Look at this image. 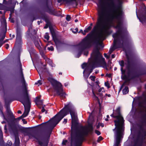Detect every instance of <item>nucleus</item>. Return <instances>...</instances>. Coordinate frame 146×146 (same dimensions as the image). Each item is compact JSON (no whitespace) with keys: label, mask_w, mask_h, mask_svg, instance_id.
<instances>
[{"label":"nucleus","mask_w":146,"mask_h":146,"mask_svg":"<svg viewBox=\"0 0 146 146\" xmlns=\"http://www.w3.org/2000/svg\"><path fill=\"white\" fill-rule=\"evenodd\" d=\"M100 10L98 11V16L96 25L91 32L88 34L78 44V54L76 56L79 58L82 52L89 48L93 43L98 42L101 39H104L106 36L109 34L111 23L115 21L117 24L116 27L118 30L113 35L114 38V46L109 50L113 51L115 48V45L119 38L122 37L120 29V21L122 12L119 8H113L111 12L108 11L103 3L102 0H100L98 4Z\"/></svg>","instance_id":"1"},{"label":"nucleus","mask_w":146,"mask_h":146,"mask_svg":"<svg viewBox=\"0 0 146 146\" xmlns=\"http://www.w3.org/2000/svg\"><path fill=\"white\" fill-rule=\"evenodd\" d=\"M70 112L72 119L71 137H74L73 128L77 123V114L73 106L69 103L66 105L64 107L53 117L46 122V139H48L53 128L64 116ZM47 141L46 140V143Z\"/></svg>","instance_id":"2"},{"label":"nucleus","mask_w":146,"mask_h":146,"mask_svg":"<svg viewBox=\"0 0 146 146\" xmlns=\"http://www.w3.org/2000/svg\"><path fill=\"white\" fill-rule=\"evenodd\" d=\"M92 61L93 64L96 67H102L107 70L111 68L110 65L111 63V61H108V65H107L105 59L103 57L98 49L94 50L91 54Z\"/></svg>","instance_id":"3"},{"label":"nucleus","mask_w":146,"mask_h":146,"mask_svg":"<svg viewBox=\"0 0 146 146\" xmlns=\"http://www.w3.org/2000/svg\"><path fill=\"white\" fill-rule=\"evenodd\" d=\"M23 97L20 96L18 100L21 102L24 106L25 111L21 116L23 117L27 116L30 111V100L27 90L26 89L23 93Z\"/></svg>","instance_id":"4"},{"label":"nucleus","mask_w":146,"mask_h":146,"mask_svg":"<svg viewBox=\"0 0 146 146\" xmlns=\"http://www.w3.org/2000/svg\"><path fill=\"white\" fill-rule=\"evenodd\" d=\"M93 129L92 126L90 127V129L87 127H81L80 130L76 134L75 140L76 144L78 145H80L82 142L84 136L87 135L88 132L91 131Z\"/></svg>","instance_id":"5"},{"label":"nucleus","mask_w":146,"mask_h":146,"mask_svg":"<svg viewBox=\"0 0 146 146\" xmlns=\"http://www.w3.org/2000/svg\"><path fill=\"white\" fill-rule=\"evenodd\" d=\"M48 80L53 86L56 94L60 96L64 97L65 94L63 92L61 83L53 79L51 75H50V77L48 78Z\"/></svg>","instance_id":"6"},{"label":"nucleus","mask_w":146,"mask_h":146,"mask_svg":"<svg viewBox=\"0 0 146 146\" xmlns=\"http://www.w3.org/2000/svg\"><path fill=\"white\" fill-rule=\"evenodd\" d=\"M120 107H118L116 110V111L117 113V115H113L112 114L111 116L114 118H116L117 120H115V125L116 129H124V126L123 125L124 120L123 117L121 116L120 113Z\"/></svg>","instance_id":"7"},{"label":"nucleus","mask_w":146,"mask_h":146,"mask_svg":"<svg viewBox=\"0 0 146 146\" xmlns=\"http://www.w3.org/2000/svg\"><path fill=\"white\" fill-rule=\"evenodd\" d=\"M124 129H116V133L115 135V142L114 146H118L121 138L122 137Z\"/></svg>","instance_id":"8"},{"label":"nucleus","mask_w":146,"mask_h":146,"mask_svg":"<svg viewBox=\"0 0 146 146\" xmlns=\"http://www.w3.org/2000/svg\"><path fill=\"white\" fill-rule=\"evenodd\" d=\"M37 70L39 74L41 80H39L37 82L35 83V85H38V86L41 85L42 84V82L43 81V76L45 75L46 70L45 68H38Z\"/></svg>","instance_id":"9"},{"label":"nucleus","mask_w":146,"mask_h":146,"mask_svg":"<svg viewBox=\"0 0 146 146\" xmlns=\"http://www.w3.org/2000/svg\"><path fill=\"white\" fill-rule=\"evenodd\" d=\"M39 135L40 136L45 135L46 132V123L40 124L39 127Z\"/></svg>","instance_id":"10"},{"label":"nucleus","mask_w":146,"mask_h":146,"mask_svg":"<svg viewBox=\"0 0 146 146\" xmlns=\"http://www.w3.org/2000/svg\"><path fill=\"white\" fill-rule=\"evenodd\" d=\"M46 12H48L50 14L55 15H58L56 11L53 7L51 6H47L46 4Z\"/></svg>","instance_id":"11"},{"label":"nucleus","mask_w":146,"mask_h":146,"mask_svg":"<svg viewBox=\"0 0 146 146\" xmlns=\"http://www.w3.org/2000/svg\"><path fill=\"white\" fill-rule=\"evenodd\" d=\"M21 42V39L20 35L19 33H17L15 46H17L20 45Z\"/></svg>","instance_id":"12"},{"label":"nucleus","mask_w":146,"mask_h":146,"mask_svg":"<svg viewBox=\"0 0 146 146\" xmlns=\"http://www.w3.org/2000/svg\"><path fill=\"white\" fill-rule=\"evenodd\" d=\"M48 27H49L50 31L51 33L52 34L54 31L53 29L51 26V23L46 18V28H47Z\"/></svg>","instance_id":"13"},{"label":"nucleus","mask_w":146,"mask_h":146,"mask_svg":"<svg viewBox=\"0 0 146 146\" xmlns=\"http://www.w3.org/2000/svg\"><path fill=\"white\" fill-rule=\"evenodd\" d=\"M1 22L2 27L5 29H6V23L5 18L4 16H3L1 19Z\"/></svg>","instance_id":"14"},{"label":"nucleus","mask_w":146,"mask_h":146,"mask_svg":"<svg viewBox=\"0 0 146 146\" xmlns=\"http://www.w3.org/2000/svg\"><path fill=\"white\" fill-rule=\"evenodd\" d=\"M106 4L110 8L113 7L114 5V3L113 0H106Z\"/></svg>","instance_id":"15"},{"label":"nucleus","mask_w":146,"mask_h":146,"mask_svg":"<svg viewBox=\"0 0 146 146\" xmlns=\"http://www.w3.org/2000/svg\"><path fill=\"white\" fill-rule=\"evenodd\" d=\"M92 58H91V57L89 59V62H90V64L89 65V67H92L93 68L92 69H91L90 70V73H91L93 70V69L95 68V67H96L95 66H94L92 63Z\"/></svg>","instance_id":"16"},{"label":"nucleus","mask_w":146,"mask_h":146,"mask_svg":"<svg viewBox=\"0 0 146 146\" xmlns=\"http://www.w3.org/2000/svg\"><path fill=\"white\" fill-rule=\"evenodd\" d=\"M35 101L36 104L38 106L39 105H42V101L40 100L39 98H36Z\"/></svg>","instance_id":"17"},{"label":"nucleus","mask_w":146,"mask_h":146,"mask_svg":"<svg viewBox=\"0 0 146 146\" xmlns=\"http://www.w3.org/2000/svg\"><path fill=\"white\" fill-rule=\"evenodd\" d=\"M20 77L22 82L23 83H25V80L24 79L23 73L22 72H21L20 73Z\"/></svg>","instance_id":"18"},{"label":"nucleus","mask_w":146,"mask_h":146,"mask_svg":"<svg viewBox=\"0 0 146 146\" xmlns=\"http://www.w3.org/2000/svg\"><path fill=\"white\" fill-rule=\"evenodd\" d=\"M90 64H89L88 66V65L86 63H84L82 65V68H83V69H84L85 70H84V72H83V73H84V72H85V71H86V69L87 68V67H89V65H90Z\"/></svg>","instance_id":"19"},{"label":"nucleus","mask_w":146,"mask_h":146,"mask_svg":"<svg viewBox=\"0 0 146 146\" xmlns=\"http://www.w3.org/2000/svg\"><path fill=\"white\" fill-rule=\"evenodd\" d=\"M21 119V117H19L17 118H14L12 121V122L13 123L15 124L18 123L17 121Z\"/></svg>","instance_id":"20"},{"label":"nucleus","mask_w":146,"mask_h":146,"mask_svg":"<svg viewBox=\"0 0 146 146\" xmlns=\"http://www.w3.org/2000/svg\"><path fill=\"white\" fill-rule=\"evenodd\" d=\"M46 61L48 62L49 64L52 67L54 66V65L53 64L52 61L51 60L48 58H46Z\"/></svg>","instance_id":"21"},{"label":"nucleus","mask_w":146,"mask_h":146,"mask_svg":"<svg viewBox=\"0 0 146 146\" xmlns=\"http://www.w3.org/2000/svg\"><path fill=\"white\" fill-rule=\"evenodd\" d=\"M129 92V90L128 87H125L123 90V94H127Z\"/></svg>","instance_id":"22"},{"label":"nucleus","mask_w":146,"mask_h":146,"mask_svg":"<svg viewBox=\"0 0 146 146\" xmlns=\"http://www.w3.org/2000/svg\"><path fill=\"white\" fill-rule=\"evenodd\" d=\"M119 64H120L121 67V70L122 72H123V67L124 66V61L123 60H121V61L119 62Z\"/></svg>","instance_id":"23"},{"label":"nucleus","mask_w":146,"mask_h":146,"mask_svg":"<svg viewBox=\"0 0 146 146\" xmlns=\"http://www.w3.org/2000/svg\"><path fill=\"white\" fill-rule=\"evenodd\" d=\"M138 18L142 23H143V21H145L146 19V18L145 16L143 15L142 17H141L140 18H139L137 17Z\"/></svg>","instance_id":"24"},{"label":"nucleus","mask_w":146,"mask_h":146,"mask_svg":"<svg viewBox=\"0 0 146 146\" xmlns=\"http://www.w3.org/2000/svg\"><path fill=\"white\" fill-rule=\"evenodd\" d=\"M92 29V27L91 26H89L87 28L85 29L84 30V32L86 34V33H88L89 31H90Z\"/></svg>","instance_id":"25"},{"label":"nucleus","mask_w":146,"mask_h":146,"mask_svg":"<svg viewBox=\"0 0 146 146\" xmlns=\"http://www.w3.org/2000/svg\"><path fill=\"white\" fill-rule=\"evenodd\" d=\"M6 111L10 115H11L12 114L10 110V108L8 106L6 107Z\"/></svg>","instance_id":"26"},{"label":"nucleus","mask_w":146,"mask_h":146,"mask_svg":"<svg viewBox=\"0 0 146 146\" xmlns=\"http://www.w3.org/2000/svg\"><path fill=\"white\" fill-rule=\"evenodd\" d=\"M39 144L41 146H45V143L44 141H39Z\"/></svg>","instance_id":"27"},{"label":"nucleus","mask_w":146,"mask_h":146,"mask_svg":"<svg viewBox=\"0 0 146 146\" xmlns=\"http://www.w3.org/2000/svg\"><path fill=\"white\" fill-rule=\"evenodd\" d=\"M40 52L42 57L45 59V54L44 51L42 50H40Z\"/></svg>","instance_id":"28"},{"label":"nucleus","mask_w":146,"mask_h":146,"mask_svg":"<svg viewBox=\"0 0 146 146\" xmlns=\"http://www.w3.org/2000/svg\"><path fill=\"white\" fill-rule=\"evenodd\" d=\"M95 78L96 77L94 76H91L90 77V78L93 81H95Z\"/></svg>","instance_id":"29"},{"label":"nucleus","mask_w":146,"mask_h":146,"mask_svg":"<svg viewBox=\"0 0 146 146\" xmlns=\"http://www.w3.org/2000/svg\"><path fill=\"white\" fill-rule=\"evenodd\" d=\"M35 44L36 46V47H37L38 48H39L40 47L38 42L35 41Z\"/></svg>","instance_id":"30"},{"label":"nucleus","mask_w":146,"mask_h":146,"mask_svg":"<svg viewBox=\"0 0 146 146\" xmlns=\"http://www.w3.org/2000/svg\"><path fill=\"white\" fill-rule=\"evenodd\" d=\"M66 19L67 21H69L71 19L70 16L69 15H67L66 18Z\"/></svg>","instance_id":"31"},{"label":"nucleus","mask_w":146,"mask_h":146,"mask_svg":"<svg viewBox=\"0 0 146 146\" xmlns=\"http://www.w3.org/2000/svg\"><path fill=\"white\" fill-rule=\"evenodd\" d=\"M90 75V73L87 74H84V78L86 79H87L88 77H89V75Z\"/></svg>","instance_id":"32"},{"label":"nucleus","mask_w":146,"mask_h":146,"mask_svg":"<svg viewBox=\"0 0 146 146\" xmlns=\"http://www.w3.org/2000/svg\"><path fill=\"white\" fill-rule=\"evenodd\" d=\"M74 30L72 31V32L73 33H77V32L78 31V29L77 28H76V29H74Z\"/></svg>","instance_id":"33"},{"label":"nucleus","mask_w":146,"mask_h":146,"mask_svg":"<svg viewBox=\"0 0 146 146\" xmlns=\"http://www.w3.org/2000/svg\"><path fill=\"white\" fill-rule=\"evenodd\" d=\"M48 49L49 50L53 51L54 50V48L52 46H51L50 47H48Z\"/></svg>","instance_id":"34"},{"label":"nucleus","mask_w":146,"mask_h":146,"mask_svg":"<svg viewBox=\"0 0 146 146\" xmlns=\"http://www.w3.org/2000/svg\"><path fill=\"white\" fill-rule=\"evenodd\" d=\"M104 56L107 59H108L110 58V55H108L104 53Z\"/></svg>","instance_id":"35"},{"label":"nucleus","mask_w":146,"mask_h":146,"mask_svg":"<svg viewBox=\"0 0 146 146\" xmlns=\"http://www.w3.org/2000/svg\"><path fill=\"white\" fill-rule=\"evenodd\" d=\"M92 92L93 94V97L96 98L97 99H98V98L96 96V95H95V93L94 92V90L93 89H92Z\"/></svg>","instance_id":"36"},{"label":"nucleus","mask_w":146,"mask_h":146,"mask_svg":"<svg viewBox=\"0 0 146 146\" xmlns=\"http://www.w3.org/2000/svg\"><path fill=\"white\" fill-rule=\"evenodd\" d=\"M95 132L96 134H97L98 135H100L101 133L99 131L97 130H96L95 131Z\"/></svg>","instance_id":"37"},{"label":"nucleus","mask_w":146,"mask_h":146,"mask_svg":"<svg viewBox=\"0 0 146 146\" xmlns=\"http://www.w3.org/2000/svg\"><path fill=\"white\" fill-rule=\"evenodd\" d=\"M17 64L18 65H20L21 64L20 63V61L19 59V57H18V58H17Z\"/></svg>","instance_id":"38"},{"label":"nucleus","mask_w":146,"mask_h":146,"mask_svg":"<svg viewBox=\"0 0 146 146\" xmlns=\"http://www.w3.org/2000/svg\"><path fill=\"white\" fill-rule=\"evenodd\" d=\"M67 142V141L66 140H64L62 142V144L63 145H65Z\"/></svg>","instance_id":"39"},{"label":"nucleus","mask_w":146,"mask_h":146,"mask_svg":"<svg viewBox=\"0 0 146 146\" xmlns=\"http://www.w3.org/2000/svg\"><path fill=\"white\" fill-rule=\"evenodd\" d=\"M105 85L106 86H107L108 88H110V87L109 86V83L108 82H105Z\"/></svg>","instance_id":"40"},{"label":"nucleus","mask_w":146,"mask_h":146,"mask_svg":"<svg viewBox=\"0 0 146 146\" xmlns=\"http://www.w3.org/2000/svg\"><path fill=\"white\" fill-rule=\"evenodd\" d=\"M81 33L83 34V35H85V34L84 33V31L83 32V30L82 29L80 30L79 32V33Z\"/></svg>","instance_id":"41"},{"label":"nucleus","mask_w":146,"mask_h":146,"mask_svg":"<svg viewBox=\"0 0 146 146\" xmlns=\"http://www.w3.org/2000/svg\"><path fill=\"white\" fill-rule=\"evenodd\" d=\"M102 137L101 136H100L98 139V141H100L102 139Z\"/></svg>","instance_id":"42"},{"label":"nucleus","mask_w":146,"mask_h":146,"mask_svg":"<svg viewBox=\"0 0 146 146\" xmlns=\"http://www.w3.org/2000/svg\"><path fill=\"white\" fill-rule=\"evenodd\" d=\"M22 121H23L24 124H26L27 123V121H25V119H22Z\"/></svg>","instance_id":"43"},{"label":"nucleus","mask_w":146,"mask_h":146,"mask_svg":"<svg viewBox=\"0 0 146 146\" xmlns=\"http://www.w3.org/2000/svg\"><path fill=\"white\" fill-rule=\"evenodd\" d=\"M88 54V52L87 51H86L84 52V54L86 56H87Z\"/></svg>","instance_id":"44"},{"label":"nucleus","mask_w":146,"mask_h":146,"mask_svg":"<svg viewBox=\"0 0 146 146\" xmlns=\"http://www.w3.org/2000/svg\"><path fill=\"white\" fill-rule=\"evenodd\" d=\"M67 121V119H64V121H63V123L64 124H65L66 123Z\"/></svg>","instance_id":"45"},{"label":"nucleus","mask_w":146,"mask_h":146,"mask_svg":"<svg viewBox=\"0 0 146 146\" xmlns=\"http://www.w3.org/2000/svg\"><path fill=\"white\" fill-rule=\"evenodd\" d=\"M49 38V36L47 35V33H46V39L47 40H48Z\"/></svg>","instance_id":"46"},{"label":"nucleus","mask_w":146,"mask_h":146,"mask_svg":"<svg viewBox=\"0 0 146 146\" xmlns=\"http://www.w3.org/2000/svg\"><path fill=\"white\" fill-rule=\"evenodd\" d=\"M9 47V45L8 44H7L5 45V48L6 49H8Z\"/></svg>","instance_id":"47"},{"label":"nucleus","mask_w":146,"mask_h":146,"mask_svg":"<svg viewBox=\"0 0 146 146\" xmlns=\"http://www.w3.org/2000/svg\"><path fill=\"white\" fill-rule=\"evenodd\" d=\"M45 111V109H44V107H43L42 108V109L41 110V111L42 112H44Z\"/></svg>","instance_id":"48"},{"label":"nucleus","mask_w":146,"mask_h":146,"mask_svg":"<svg viewBox=\"0 0 146 146\" xmlns=\"http://www.w3.org/2000/svg\"><path fill=\"white\" fill-rule=\"evenodd\" d=\"M8 142L9 143L8 145H11V141H8Z\"/></svg>","instance_id":"49"},{"label":"nucleus","mask_w":146,"mask_h":146,"mask_svg":"<svg viewBox=\"0 0 146 146\" xmlns=\"http://www.w3.org/2000/svg\"><path fill=\"white\" fill-rule=\"evenodd\" d=\"M102 89H104V88H100V89H99V90H98L99 92H101V91H102Z\"/></svg>","instance_id":"50"},{"label":"nucleus","mask_w":146,"mask_h":146,"mask_svg":"<svg viewBox=\"0 0 146 146\" xmlns=\"http://www.w3.org/2000/svg\"><path fill=\"white\" fill-rule=\"evenodd\" d=\"M115 57V55L114 54H113L111 55V57L112 58H114Z\"/></svg>","instance_id":"51"},{"label":"nucleus","mask_w":146,"mask_h":146,"mask_svg":"<svg viewBox=\"0 0 146 146\" xmlns=\"http://www.w3.org/2000/svg\"><path fill=\"white\" fill-rule=\"evenodd\" d=\"M100 126H101L102 127H103L104 126V124L103 123H101Z\"/></svg>","instance_id":"52"},{"label":"nucleus","mask_w":146,"mask_h":146,"mask_svg":"<svg viewBox=\"0 0 146 146\" xmlns=\"http://www.w3.org/2000/svg\"><path fill=\"white\" fill-rule=\"evenodd\" d=\"M18 113H22V112H21V111L19 110L18 111Z\"/></svg>","instance_id":"53"},{"label":"nucleus","mask_w":146,"mask_h":146,"mask_svg":"<svg viewBox=\"0 0 146 146\" xmlns=\"http://www.w3.org/2000/svg\"><path fill=\"white\" fill-rule=\"evenodd\" d=\"M0 135H2V132L1 131L0 129Z\"/></svg>","instance_id":"54"},{"label":"nucleus","mask_w":146,"mask_h":146,"mask_svg":"<svg viewBox=\"0 0 146 146\" xmlns=\"http://www.w3.org/2000/svg\"><path fill=\"white\" fill-rule=\"evenodd\" d=\"M100 125H96V128L98 129Z\"/></svg>","instance_id":"55"},{"label":"nucleus","mask_w":146,"mask_h":146,"mask_svg":"<svg viewBox=\"0 0 146 146\" xmlns=\"http://www.w3.org/2000/svg\"><path fill=\"white\" fill-rule=\"evenodd\" d=\"M111 51H110V52H109V51L108 52V53L110 55V54H111V53L112 52H111Z\"/></svg>","instance_id":"56"},{"label":"nucleus","mask_w":146,"mask_h":146,"mask_svg":"<svg viewBox=\"0 0 146 146\" xmlns=\"http://www.w3.org/2000/svg\"><path fill=\"white\" fill-rule=\"evenodd\" d=\"M129 62L128 61V62H127V63H128V65L127 66V67H128L129 66Z\"/></svg>","instance_id":"57"},{"label":"nucleus","mask_w":146,"mask_h":146,"mask_svg":"<svg viewBox=\"0 0 146 146\" xmlns=\"http://www.w3.org/2000/svg\"><path fill=\"white\" fill-rule=\"evenodd\" d=\"M107 95L109 97H110L111 96V95L110 94H107Z\"/></svg>","instance_id":"58"},{"label":"nucleus","mask_w":146,"mask_h":146,"mask_svg":"<svg viewBox=\"0 0 146 146\" xmlns=\"http://www.w3.org/2000/svg\"><path fill=\"white\" fill-rule=\"evenodd\" d=\"M5 37V35H4L3 37V39H4Z\"/></svg>","instance_id":"59"},{"label":"nucleus","mask_w":146,"mask_h":146,"mask_svg":"<svg viewBox=\"0 0 146 146\" xmlns=\"http://www.w3.org/2000/svg\"><path fill=\"white\" fill-rule=\"evenodd\" d=\"M37 23H38V24L39 25L40 24V22L39 21H38L37 22Z\"/></svg>","instance_id":"60"},{"label":"nucleus","mask_w":146,"mask_h":146,"mask_svg":"<svg viewBox=\"0 0 146 146\" xmlns=\"http://www.w3.org/2000/svg\"><path fill=\"white\" fill-rule=\"evenodd\" d=\"M78 21V20L77 19H76V20H75V22H77V21Z\"/></svg>","instance_id":"61"},{"label":"nucleus","mask_w":146,"mask_h":146,"mask_svg":"<svg viewBox=\"0 0 146 146\" xmlns=\"http://www.w3.org/2000/svg\"><path fill=\"white\" fill-rule=\"evenodd\" d=\"M108 120V119H106V121H107Z\"/></svg>","instance_id":"62"},{"label":"nucleus","mask_w":146,"mask_h":146,"mask_svg":"<svg viewBox=\"0 0 146 146\" xmlns=\"http://www.w3.org/2000/svg\"><path fill=\"white\" fill-rule=\"evenodd\" d=\"M59 74H61H61H62V73L61 72H59Z\"/></svg>","instance_id":"63"},{"label":"nucleus","mask_w":146,"mask_h":146,"mask_svg":"<svg viewBox=\"0 0 146 146\" xmlns=\"http://www.w3.org/2000/svg\"><path fill=\"white\" fill-rule=\"evenodd\" d=\"M58 3H60V0H58Z\"/></svg>","instance_id":"64"}]
</instances>
